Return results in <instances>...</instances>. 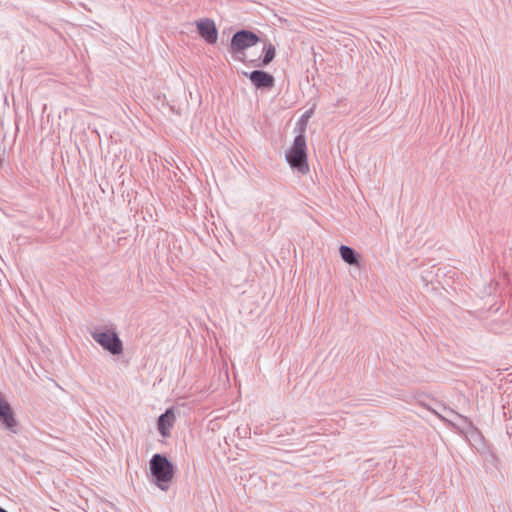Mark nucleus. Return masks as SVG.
I'll return each instance as SVG.
<instances>
[{
	"label": "nucleus",
	"mask_w": 512,
	"mask_h": 512,
	"mask_svg": "<svg viewBox=\"0 0 512 512\" xmlns=\"http://www.w3.org/2000/svg\"><path fill=\"white\" fill-rule=\"evenodd\" d=\"M149 470L152 482L162 491H167L175 474L173 463L165 455L156 453L149 461Z\"/></svg>",
	"instance_id": "obj_1"
},
{
	"label": "nucleus",
	"mask_w": 512,
	"mask_h": 512,
	"mask_svg": "<svg viewBox=\"0 0 512 512\" xmlns=\"http://www.w3.org/2000/svg\"><path fill=\"white\" fill-rule=\"evenodd\" d=\"M285 158L290 167L299 174L306 175L309 172L304 127H302L301 132L295 136L292 146L285 153Z\"/></svg>",
	"instance_id": "obj_2"
},
{
	"label": "nucleus",
	"mask_w": 512,
	"mask_h": 512,
	"mask_svg": "<svg viewBox=\"0 0 512 512\" xmlns=\"http://www.w3.org/2000/svg\"><path fill=\"white\" fill-rule=\"evenodd\" d=\"M92 339L112 355L123 352V342L114 328L95 327L90 331Z\"/></svg>",
	"instance_id": "obj_3"
},
{
	"label": "nucleus",
	"mask_w": 512,
	"mask_h": 512,
	"mask_svg": "<svg viewBox=\"0 0 512 512\" xmlns=\"http://www.w3.org/2000/svg\"><path fill=\"white\" fill-rule=\"evenodd\" d=\"M260 41L258 35L250 30L242 29L235 32L231 38L229 50L235 59L244 61V51Z\"/></svg>",
	"instance_id": "obj_4"
},
{
	"label": "nucleus",
	"mask_w": 512,
	"mask_h": 512,
	"mask_svg": "<svg viewBox=\"0 0 512 512\" xmlns=\"http://www.w3.org/2000/svg\"><path fill=\"white\" fill-rule=\"evenodd\" d=\"M197 32L207 44H215L218 39V30L215 22L209 18L196 21Z\"/></svg>",
	"instance_id": "obj_5"
},
{
	"label": "nucleus",
	"mask_w": 512,
	"mask_h": 512,
	"mask_svg": "<svg viewBox=\"0 0 512 512\" xmlns=\"http://www.w3.org/2000/svg\"><path fill=\"white\" fill-rule=\"evenodd\" d=\"M249 78L256 89H268L274 86L275 79L273 75L263 70H254L252 72H243Z\"/></svg>",
	"instance_id": "obj_6"
},
{
	"label": "nucleus",
	"mask_w": 512,
	"mask_h": 512,
	"mask_svg": "<svg viewBox=\"0 0 512 512\" xmlns=\"http://www.w3.org/2000/svg\"><path fill=\"white\" fill-rule=\"evenodd\" d=\"M175 418L176 417L173 408L167 409L158 417L157 429L161 436L168 437L170 435V429L173 427Z\"/></svg>",
	"instance_id": "obj_7"
},
{
	"label": "nucleus",
	"mask_w": 512,
	"mask_h": 512,
	"mask_svg": "<svg viewBox=\"0 0 512 512\" xmlns=\"http://www.w3.org/2000/svg\"><path fill=\"white\" fill-rule=\"evenodd\" d=\"M0 420L7 429L13 430L16 426V420L13 416L10 405L0 395Z\"/></svg>",
	"instance_id": "obj_8"
},
{
	"label": "nucleus",
	"mask_w": 512,
	"mask_h": 512,
	"mask_svg": "<svg viewBox=\"0 0 512 512\" xmlns=\"http://www.w3.org/2000/svg\"><path fill=\"white\" fill-rule=\"evenodd\" d=\"M339 252L341 255V258L344 262H346L349 265H356L358 264V256L356 251L346 245H341L339 248Z\"/></svg>",
	"instance_id": "obj_9"
},
{
	"label": "nucleus",
	"mask_w": 512,
	"mask_h": 512,
	"mask_svg": "<svg viewBox=\"0 0 512 512\" xmlns=\"http://www.w3.org/2000/svg\"><path fill=\"white\" fill-rule=\"evenodd\" d=\"M275 55H276L275 46L270 42L265 43V45L263 47V58H262L261 64H257V63H254V64L256 66H267L273 61V59L275 58Z\"/></svg>",
	"instance_id": "obj_10"
},
{
	"label": "nucleus",
	"mask_w": 512,
	"mask_h": 512,
	"mask_svg": "<svg viewBox=\"0 0 512 512\" xmlns=\"http://www.w3.org/2000/svg\"><path fill=\"white\" fill-rule=\"evenodd\" d=\"M312 110L306 111L300 118V120L297 123V127L299 129V133L301 132V128L304 127V130L306 129V122L311 117Z\"/></svg>",
	"instance_id": "obj_11"
},
{
	"label": "nucleus",
	"mask_w": 512,
	"mask_h": 512,
	"mask_svg": "<svg viewBox=\"0 0 512 512\" xmlns=\"http://www.w3.org/2000/svg\"><path fill=\"white\" fill-rule=\"evenodd\" d=\"M444 410L448 412V414H454L457 418H459L460 420H462L465 424H467L468 426H472V423L471 421H469V419L467 417H464L456 412H454V410L452 409H447L446 407H444Z\"/></svg>",
	"instance_id": "obj_12"
},
{
	"label": "nucleus",
	"mask_w": 512,
	"mask_h": 512,
	"mask_svg": "<svg viewBox=\"0 0 512 512\" xmlns=\"http://www.w3.org/2000/svg\"><path fill=\"white\" fill-rule=\"evenodd\" d=\"M430 411H432L435 415H437L441 420L443 421H447L448 423H451L449 420H447L445 417H443L442 415L438 414L436 411H434L433 409L431 408H428Z\"/></svg>",
	"instance_id": "obj_13"
},
{
	"label": "nucleus",
	"mask_w": 512,
	"mask_h": 512,
	"mask_svg": "<svg viewBox=\"0 0 512 512\" xmlns=\"http://www.w3.org/2000/svg\"><path fill=\"white\" fill-rule=\"evenodd\" d=\"M0 512H7V511L0 507Z\"/></svg>",
	"instance_id": "obj_14"
}]
</instances>
